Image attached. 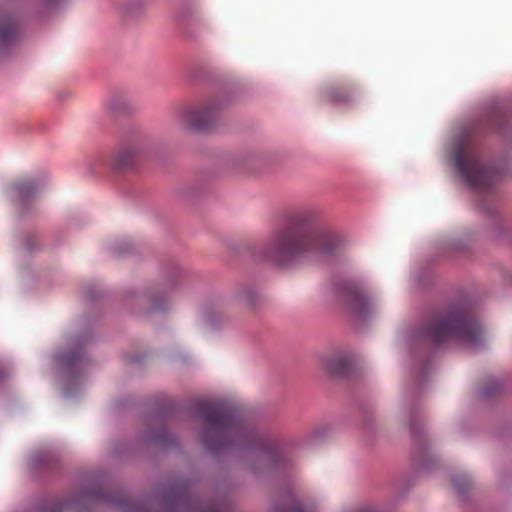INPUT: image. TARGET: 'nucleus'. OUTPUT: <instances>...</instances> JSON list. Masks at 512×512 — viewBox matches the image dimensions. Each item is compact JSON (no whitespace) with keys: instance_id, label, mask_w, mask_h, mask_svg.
<instances>
[{"instance_id":"1","label":"nucleus","mask_w":512,"mask_h":512,"mask_svg":"<svg viewBox=\"0 0 512 512\" xmlns=\"http://www.w3.org/2000/svg\"><path fill=\"white\" fill-rule=\"evenodd\" d=\"M318 213L305 208L287 215L285 222L268 238L262 255L281 267L296 265L305 259L330 256L340 250L341 241L334 234L314 229Z\"/></svg>"},{"instance_id":"2","label":"nucleus","mask_w":512,"mask_h":512,"mask_svg":"<svg viewBox=\"0 0 512 512\" xmlns=\"http://www.w3.org/2000/svg\"><path fill=\"white\" fill-rule=\"evenodd\" d=\"M196 412L204 423L202 442L212 452L249 447L258 440V434L246 424L242 411L235 405L201 400L196 403Z\"/></svg>"},{"instance_id":"3","label":"nucleus","mask_w":512,"mask_h":512,"mask_svg":"<svg viewBox=\"0 0 512 512\" xmlns=\"http://www.w3.org/2000/svg\"><path fill=\"white\" fill-rule=\"evenodd\" d=\"M425 334L434 344L449 340L477 348L482 343V328L470 312L460 306L451 307L431 316L425 325Z\"/></svg>"},{"instance_id":"4","label":"nucleus","mask_w":512,"mask_h":512,"mask_svg":"<svg viewBox=\"0 0 512 512\" xmlns=\"http://www.w3.org/2000/svg\"><path fill=\"white\" fill-rule=\"evenodd\" d=\"M454 165L461 178L478 193H491L498 174L482 164L470 139L461 140L454 150Z\"/></svg>"},{"instance_id":"5","label":"nucleus","mask_w":512,"mask_h":512,"mask_svg":"<svg viewBox=\"0 0 512 512\" xmlns=\"http://www.w3.org/2000/svg\"><path fill=\"white\" fill-rule=\"evenodd\" d=\"M222 104L218 100L209 101L185 113V123L194 130H207L219 116Z\"/></svg>"},{"instance_id":"6","label":"nucleus","mask_w":512,"mask_h":512,"mask_svg":"<svg viewBox=\"0 0 512 512\" xmlns=\"http://www.w3.org/2000/svg\"><path fill=\"white\" fill-rule=\"evenodd\" d=\"M339 300L352 312L358 315L366 313L369 300L360 285L354 281H346L336 286Z\"/></svg>"},{"instance_id":"7","label":"nucleus","mask_w":512,"mask_h":512,"mask_svg":"<svg viewBox=\"0 0 512 512\" xmlns=\"http://www.w3.org/2000/svg\"><path fill=\"white\" fill-rule=\"evenodd\" d=\"M143 146L139 143L123 146L117 153L115 162L119 168H129L142 155Z\"/></svg>"},{"instance_id":"8","label":"nucleus","mask_w":512,"mask_h":512,"mask_svg":"<svg viewBox=\"0 0 512 512\" xmlns=\"http://www.w3.org/2000/svg\"><path fill=\"white\" fill-rule=\"evenodd\" d=\"M352 90L347 85L333 87L327 94V98L332 103H344L350 99Z\"/></svg>"},{"instance_id":"9","label":"nucleus","mask_w":512,"mask_h":512,"mask_svg":"<svg viewBox=\"0 0 512 512\" xmlns=\"http://www.w3.org/2000/svg\"><path fill=\"white\" fill-rule=\"evenodd\" d=\"M14 187L23 198L31 196L37 189L36 182L29 178L19 180L15 183Z\"/></svg>"},{"instance_id":"10","label":"nucleus","mask_w":512,"mask_h":512,"mask_svg":"<svg viewBox=\"0 0 512 512\" xmlns=\"http://www.w3.org/2000/svg\"><path fill=\"white\" fill-rule=\"evenodd\" d=\"M348 361L346 358L339 356L331 359L327 363V368L334 374L344 375L347 372Z\"/></svg>"},{"instance_id":"11","label":"nucleus","mask_w":512,"mask_h":512,"mask_svg":"<svg viewBox=\"0 0 512 512\" xmlns=\"http://www.w3.org/2000/svg\"><path fill=\"white\" fill-rule=\"evenodd\" d=\"M14 23L10 17L0 18V40L7 41L14 34Z\"/></svg>"},{"instance_id":"12","label":"nucleus","mask_w":512,"mask_h":512,"mask_svg":"<svg viewBox=\"0 0 512 512\" xmlns=\"http://www.w3.org/2000/svg\"><path fill=\"white\" fill-rule=\"evenodd\" d=\"M282 512H304L302 506L298 502H293L291 508L284 509Z\"/></svg>"},{"instance_id":"13","label":"nucleus","mask_w":512,"mask_h":512,"mask_svg":"<svg viewBox=\"0 0 512 512\" xmlns=\"http://www.w3.org/2000/svg\"><path fill=\"white\" fill-rule=\"evenodd\" d=\"M188 498L186 493H181L176 498L177 506H185L187 504Z\"/></svg>"},{"instance_id":"14","label":"nucleus","mask_w":512,"mask_h":512,"mask_svg":"<svg viewBox=\"0 0 512 512\" xmlns=\"http://www.w3.org/2000/svg\"><path fill=\"white\" fill-rule=\"evenodd\" d=\"M64 505L65 504L63 502L57 501L53 503L49 512H61L64 508Z\"/></svg>"},{"instance_id":"15","label":"nucleus","mask_w":512,"mask_h":512,"mask_svg":"<svg viewBox=\"0 0 512 512\" xmlns=\"http://www.w3.org/2000/svg\"><path fill=\"white\" fill-rule=\"evenodd\" d=\"M153 301H154V309L155 310H162L164 308L158 298H155Z\"/></svg>"},{"instance_id":"16","label":"nucleus","mask_w":512,"mask_h":512,"mask_svg":"<svg viewBox=\"0 0 512 512\" xmlns=\"http://www.w3.org/2000/svg\"><path fill=\"white\" fill-rule=\"evenodd\" d=\"M276 456H279V452H278V450L273 449L271 452H269V458L271 459V461H273V462H274V461H275V459H274V458H275Z\"/></svg>"},{"instance_id":"17","label":"nucleus","mask_w":512,"mask_h":512,"mask_svg":"<svg viewBox=\"0 0 512 512\" xmlns=\"http://www.w3.org/2000/svg\"><path fill=\"white\" fill-rule=\"evenodd\" d=\"M201 512H221L218 507L210 506Z\"/></svg>"},{"instance_id":"18","label":"nucleus","mask_w":512,"mask_h":512,"mask_svg":"<svg viewBox=\"0 0 512 512\" xmlns=\"http://www.w3.org/2000/svg\"><path fill=\"white\" fill-rule=\"evenodd\" d=\"M77 361V359L75 357H72L71 359H68L67 360V364H74L75 362Z\"/></svg>"},{"instance_id":"19","label":"nucleus","mask_w":512,"mask_h":512,"mask_svg":"<svg viewBox=\"0 0 512 512\" xmlns=\"http://www.w3.org/2000/svg\"><path fill=\"white\" fill-rule=\"evenodd\" d=\"M454 484H455V487H456L458 490H463V489H464V487H463V486H461V485L458 483V481H455V483H454Z\"/></svg>"}]
</instances>
